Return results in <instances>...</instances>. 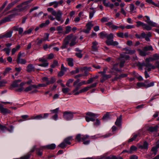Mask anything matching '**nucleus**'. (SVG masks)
<instances>
[{
	"instance_id": "nucleus-1",
	"label": "nucleus",
	"mask_w": 159,
	"mask_h": 159,
	"mask_svg": "<svg viewBox=\"0 0 159 159\" xmlns=\"http://www.w3.org/2000/svg\"><path fill=\"white\" fill-rule=\"evenodd\" d=\"M114 35L112 33H110L107 35L106 38L107 40L106 41V44L108 46L112 45L114 46H117L118 45V43L116 41H113Z\"/></svg>"
},
{
	"instance_id": "nucleus-2",
	"label": "nucleus",
	"mask_w": 159,
	"mask_h": 159,
	"mask_svg": "<svg viewBox=\"0 0 159 159\" xmlns=\"http://www.w3.org/2000/svg\"><path fill=\"white\" fill-rule=\"evenodd\" d=\"M52 14L55 16V19L58 21H60L61 23L63 22V20L61 19V17L62 14V13L61 11L59 10L57 11V12L54 10L52 12Z\"/></svg>"
},
{
	"instance_id": "nucleus-3",
	"label": "nucleus",
	"mask_w": 159,
	"mask_h": 159,
	"mask_svg": "<svg viewBox=\"0 0 159 159\" xmlns=\"http://www.w3.org/2000/svg\"><path fill=\"white\" fill-rule=\"evenodd\" d=\"M74 114V112L71 111H65L63 113V117L67 120H70L73 118Z\"/></svg>"
},
{
	"instance_id": "nucleus-4",
	"label": "nucleus",
	"mask_w": 159,
	"mask_h": 159,
	"mask_svg": "<svg viewBox=\"0 0 159 159\" xmlns=\"http://www.w3.org/2000/svg\"><path fill=\"white\" fill-rule=\"evenodd\" d=\"M48 113H44L43 114H40L36 116H33L30 117V119L40 120L42 119H45L48 117L49 116Z\"/></svg>"
},
{
	"instance_id": "nucleus-5",
	"label": "nucleus",
	"mask_w": 159,
	"mask_h": 159,
	"mask_svg": "<svg viewBox=\"0 0 159 159\" xmlns=\"http://www.w3.org/2000/svg\"><path fill=\"white\" fill-rule=\"evenodd\" d=\"M159 147V144H157L156 146L152 148L150 153L148 154L149 157H152L155 156L157 154V149Z\"/></svg>"
},
{
	"instance_id": "nucleus-6",
	"label": "nucleus",
	"mask_w": 159,
	"mask_h": 159,
	"mask_svg": "<svg viewBox=\"0 0 159 159\" xmlns=\"http://www.w3.org/2000/svg\"><path fill=\"white\" fill-rule=\"evenodd\" d=\"M89 138V136L88 135H81L80 134H77L76 137L75 139L78 142L81 141V140L84 141Z\"/></svg>"
},
{
	"instance_id": "nucleus-7",
	"label": "nucleus",
	"mask_w": 159,
	"mask_h": 159,
	"mask_svg": "<svg viewBox=\"0 0 159 159\" xmlns=\"http://www.w3.org/2000/svg\"><path fill=\"white\" fill-rule=\"evenodd\" d=\"M71 37L72 36L71 35H68L67 36L63 42L62 45L61 47L62 49H63L67 48V46L69 43V40L70 39Z\"/></svg>"
},
{
	"instance_id": "nucleus-8",
	"label": "nucleus",
	"mask_w": 159,
	"mask_h": 159,
	"mask_svg": "<svg viewBox=\"0 0 159 159\" xmlns=\"http://www.w3.org/2000/svg\"><path fill=\"white\" fill-rule=\"evenodd\" d=\"M93 25H94L92 24V22L90 21L88 22L86 25V29L83 30L82 31L85 33L89 34V33L90 31L91 30V28L93 26Z\"/></svg>"
},
{
	"instance_id": "nucleus-9",
	"label": "nucleus",
	"mask_w": 159,
	"mask_h": 159,
	"mask_svg": "<svg viewBox=\"0 0 159 159\" xmlns=\"http://www.w3.org/2000/svg\"><path fill=\"white\" fill-rule=\"evenodd\" d=\"M15 16V14L10 15L7 16L5 17L0 21V25L2 24L5 23L7 22H9L11 21V19L13 18Z\"/></svg>"
},
{
	"instance_id": "nucleus-10",
	"label": "nucleus",
	"mask_w": 159,
	"mask_h": 159,
	"mask_svg": "<svg viewBox=\"0 0 159 159\" xmlns=\"http://www.w3.org/2000/svg\"><path fill=\"white\" fill-rule=\"evenodd\" d=\"M0 111L1 113L4 115L9 114L11 111L7 108H4L2 105L0 104Z\"/></svg>"
},
{
	"instance_id": "nucleus-11",
	"label": "nucleus",
	"mask_w": 159,
	"mask_h": 159,
	"mask_svg": "<svg viewBox=\"0 0 159 159\" xmlns=\"http://www.w3.org/2000/svg\"><path fill=\"white\" fill-rule=\"evenodd\" d=\"M91 68V67H88L87 66H84L81 68L80 69L82 72L84 71V75L87 76L89 74L88 71L90 70Z\"/></svg>"
},
{
	"instance_id": "nucleus-12",
	"label": "nucleus",
	"mask_w": 159,
	"mask_h": 159,
	"mask_svg": "<svg viewBox=\"0 0 159 159\" xmlns=\"http://www.w3.org/2000/svg\"><path fill=\"white\" fill-rule=\"evenodd\" d=\"M80 80L79 79H78L73 83V85L75 86V89L73 90L72 93H74V95L75 93L76 92V91L80 89V87L77 84L79 82H80Z\"/></svg>"
},
{
	"instance_id": "nucleus-13",
	"label": "nucleus",
	"mask_w": 159,
	"mask_h": 159,
	"mask_svg": "<svg viewBox=\"0 0 159 159\" xmlns=\"http://www.w3.org/2000/svg\"><path fill=\"white\" fill-rule=\"evenodd\" d=\"M92 51L94 52H98V47L97 46V45L98 44V43L96 41H94L92 42Z\"/></svg>"
},
{
	"instance_id": "nucleus-14",
	"label": "nucleus",
	"mask_w": 159,
	"mask_h": 159,
	"mask_svg": "<svg viewBox=\"0 0 159 159\" xmlns=\"http://www.w3.org/2000/svg\"><path fill=\"white\" fill-rule=\"evenodd\" d=\"M158 125L155 126L154 127H149L147 129V130L150 132H157L158 130Z\"/></svg>"
},
{
	"instance_id": "nucleus-15",
	"label": "nucleus",
	"mask_w": 159,
	"mask_h": 159,
	"mask_svg": "<svg viewBox=\"0 0 159 159\" xmlns=\"http://www.w3.org/2000/svg\"><path fill=\"white\" fill-rule=\"evenodd\" d=\"M145 17L147 19V20H145V21L149 25L154 27H155L157 26V24L152 22L150 20L149 17L148 16H145Z\"/></svg>"
},
{
	"instance_id": "nucleus-16",
	"label": "nucleus",
	"mask_w": 159,
	"mask_h": 159,
	"mask_svg": "<svg viewBox=\"0 0 159 159\" xmlns=\"http://www.w3.org/2000/svg\"><path fill=\"white\" fill-rule=\"evenodd\" d=\"M151 61H157L159 59V55L157 54H154L152 56L149 57Z\"/></svg>"
},
{
	"instance_id": "nucleus-17",
	"label": "nucleus",
	"mask_w": 159,
	"mask_h": 159,
	"mask_svg": "<svg viewBox=\"0 0 159 159\" xmlns=\"http://www.w3.org/2000/svg\"><path fill=\"white\" fill-rule=\"evenodd\" d=\"M56 145L55 144L52 143L51 144L48 145L46 146H42V149H54L55 148Z\"/></svg>"
},
{
	"instance_id": "nucleus-18",
	"label": "nucleus",
	"mask_w": 159,
	"mask_h": 159,
	"mask_svg": "<svg viewBox=\"0 0 159 159\" xmlns=\"http://www.w3.org/2000/svg\"><path fill=\"white\" fill-rule=\"evenodd\" d=\"M73 140L72 136H69L65 139L63 141L67 145H70L71 144L70 141H72Z\"/></svg>"
},
{
	"instance_id": "nucleus-19",
	"label": "nucleus",
	"mask_w": 159,
	"mask_h": 159,
	"mask_svg": "<svg viewBox=\"0 0 159 159\" xmlns=\"http://www.w3.org/2000/svg\"><path fill=\"white\" fill-rule=\"evenodd\" d=\"M148 144L147 141H145L143 143V145H140L139 146V148L141 149H148Z\"/></svg>"
},
{
	"instance_id": "nucleus-20",
	"label": "nucleus",
	"mask_w": 159,
	"mask_h": 159,
	"mask_svg": "<svg viewBox=\"0 0 159 159\" xmlns=\"http://www.w3.org/2000/svg\"><path fill=\"white\" fill-rule=\"evenodd\" d=\"M36 85L34 84H31L28 87L24 89V91L25 92H27L29 91H31L33 88H36Z\"/></svg>"
},
{
	"instance_id": "nucleus-21",
	"label": "nucleus",
	"mask_w": 159,
	"mask_h": 159,
	"mask_svg": "<svg viewBox=\"0 0 159 159\" xmlns=\"http://www.w3.org/2000/svg\"><path fill=\"white\" fill-rule=\"evenodd\" d=\"M12 33L13 31L12 30H10L7 32L5 34L2 35L3 38H7L11 37L12 36Z\"/></svg>"
},
{
	"instance_id": "nucleus-22",
	"label": "nucleus",
	"mask_w": 159,
	"mask_h": 159,
	"mask_svg": "<svg viewBox=\"0 0 159 159\" xmlns=\"http://www.w3.org/2000/svg\"><path fill=\"white\" fill-rule=\"evenodd\" d=\"M89 89V86H87L85 87L84 88L80 90L79 91H77L75 93V95H77L79 94L80 93H82L88 91V90Z\"/></svg>"
},
{
	"instance_id": "nucleus-23",
	"label": "nucleus",
	"mask_w": 159,
	"mask_h": 159,
	"mask_svg": "<svg viewBox=\"0 0 159 159\" xmlns=\"http://www.w3.org/2000/svg\"><path fill=\"white\" fill-rule=\"evenodd\" d=\"M34 67L32 64H29L27 66L26 71L28 72H30L32 71H34Z\"/></svg>"
},
{
	"instance_id": "nucleus-24",
	"label": "nucleus",
	"mask_w": 159,
	"mask_h": 159,
	"mask_svg": "<svg viewBox=\"0 0 159 159\" xmlns=\"http://www.w3.org/2000/svg\"><path fill=\"white\" fill-rule=\"evenodd\" d=\"M151 61L149 58H146L145 60V63L143 64V66L147 67H151L152 66V64L150 63Z\"/></svg>"
},
{
	"instance_id": "nucleus-25",
	"label": "nucleus",
	"mask_w": 159,
	"mask_h": 159,
	"mask_svg": "<svg viewBox=\"0 0 159 159\" xmlns=\"http://www.w3.org/2000/svg\"><path fill=\"white\" fill-rule=\"evenodd\" d=\"M21 80H16L12 83L11 86L14 88H17L19 87L18 83H20Z\"/></svg>"
},
{
	"instance_id": "nucleus-26",
	"label": "nucleus",
	"mask_w": 159,
	"mask_h": 159,
	"mask_svg": "<svg viewBox=\"0 0 159 159\" xmlns=\"http://www.w3.org/2000/svg\"><path fill=\"white\" fill-rule=\"evenodd\" d=\"M143 50L146 52L148 51H153V49L151 46L148 45L144 47L143 48Z\"/></svg>"
},
{
	"instance_id": "nucleus-27",
	"label": "nucleus",
	"mask_w": 159,
	"mask_h": 159,
	"mask_svg": "<svg viewBox=\"0 0 159 159\" xmlns=\"http://www.w3.org/2000/svg\"><path fill=\"white\" fill-rule=\"evenodd\" d=\"M73 61V59L71 58H68L66 59V61L68 62V65L71 67H72L74 65Z\"/></svg>"
},
{
	"instance_id": "nucleus-28",
	"label": "nucleus",
	"mask_w": 159,
	"mask_h": 159,
	"mask_svg": "<svg viewBox=\"0 0 159 159\" xmlns=\"http://www.w3.org/2000/svg\"><path fill=\"white\" fill-rule=\"evenodd\" d=\"M89 9L92 10V11H90L89 13V18L91 19L93 17L94 14L95 12V11L93 7L90 8Z\"/></svg>"
},
{
	"instance_id": "nucleus-29",
	"label": "nucleus",
	"mask_w": 159,
	"mask_h": 159,
	"mask_svg": "<svg viewBox=\"0 0 159 159\" xmlns=\"http://www.w3.org/2000/svg\"><path fill=\"white\" fill-rule=\"evenodd\" d=\"M16 61L18 64H25L27 62L26 61L25 59L22 58L17 59Z\"/></svg>"
},
{
	"instance_id": "nucleus-30",
	"label": "nucleus",
	"mask_w": 159,
	"mask_h": 159,
	"mask_svg": "<svg viewBox=\"0 0 159 159\" xmlns=\"http://www.w3.org/2000/svg\"><path fill=\"white\" fill-rule=\"evenodd\" d=\"M20 45H17L15 48H13L11 50V53L12 55L15 54V52L18 51L20 48Z\"/></svg>"
},
{
	"instance_id": "nucleus-31",
	"label": "nucleus",
	"mask_w": 159,
	"mask_h": 159,
	"mask_svg": "<svg viewBox=\"0 0 159 159\" xmlns=\"http://www.w3.org/2000/svg\"><path fill=\"white\" fill-rule=\"evenodd\" d=\"M77 38L76 37H74L71 40V42L70 44V46H74L76 43V42Z\"/></svg>"
},
{
	"instance_id": "nucleus-32",
	"label": "nucleus",
	"mask_w": 159,
	"mask_h": 159,
	"mask_svg": "<svg viewBox=\"0 0 159 159\" xmlns=\"http://www.w3.org/2000/svg\"><path fill=\"white\" fill-rule=\"evenodd\" d=\"M140 134L139 133H138L137 134H134L132 138L129 140V142H130L133 141L138 136H140Z\"/></svg>"
},
{
	"instance_id": "nucleus-33",
	"label": "nucleus",
	"mask_w": 159,
	"mask_h": 159,
	"mask_svg": "<svg viewBox=\"0 0 159 159\" xmlns=\"http://www.w3.org/2000/svg\"><path fill=\"white\" fill-rule=\"evenodd\" d=\"M86 115L90 117H97L98 115L96 114H94L91 112H88L86 113Z\"/></svg>"
},
{
	"instance_id": "nucleus-34",
	"label": "nucleus",
	"mask_w": 159,
	"mask_h": 159,
	"mask_svg": "<svg viewBox=\"0 0 159 159\" xmlns=\"http://www.w3.org/2000/svg\"><path fill=\"white\" fill-rule=\"evenodd\" d=\"M107 34L105 31H102L100 32L99 35L101 38L103 39L104 37H106Z\"/></svg>"
},
{
	"instance_id": "nucleus-35",
	"label": "nucleus",
	"mask_w": 159,
	"mask_h": 159,
	"mask_svg": "<svg viewBox=\"0 0 159 159\" xmlns=\"http://www.w3.org/2000/svg\"><path fill=\"white\" fill-rule=\"evenodd\" d=\"M139 54L140 55L144 57L146 56L147 55H148V54L146 52L142 50L139 49Z\"/></svg>"
},
{
	"instance_id": "nucleus-36",
	"label": "nucleus",
	"mask_w": 159,
	"mask_h": 159,
	"mask_svg": "<svg viewBox=\"0 0 159 159\" xmlns=\"http://www.w3.org/2000/svg\"><path fill=\"white\" fill-rule=\"evenodd\" d=\"M31 153H28L26 154L21 157L20 159H29L30 158Z\"/></svg>"
},
{
	"instance_id": "nucleus-37",
	"label": "nucleus",
	"mask_w": 159,
	"mask_h": 159,
	"mask_svg": "<svg viewBox=\"0 0 159 159\" xmlns=\"http://www.w3.org/2000/svg\"><path fill=\"white\" fill-rule=\"evenodd\" d=\"M110 112H107L103 116L102 119L103 120H105L110 118Z\"/></svg>"
},
{
	"instance_id": "nucleus-38",
	"label": "nucleus",
	"mask_w": 159,
	"mask_h": 159,
	"mask_svg": "<svg viewBox=\"0 0 159 159\" xmlns=\"http://www.w3.org/2000/svg\"><path fill=\"white\" fill-rule=\"evenodd\" d=\"M56 81V79L52 77L51 78V79L50 80H49V81L46 83L47 85H49L50 84H52L54 83Z\"/></svg>"
},
{
	"instance_id": "nucleus-39",
	"label": "nucleus",
	"mask_w": 159,
	"mask_h": 159,
	"mask_svg": "<svg viewBox=\"0 0 159 159\" xmlns=\"http://www.w3.org/2000/svg\"><path fill=\"white\" fill-rule=\"evenodd\" d=\"M42 147H41L40 148H37L36 150V153L39 156H41L42 154V152L40 151V150L44 149H42Z\"/></svg>"
},
{
	"instance_id": "nucleus-40",
	"label": "nucleus",
	"mask_w": 159,
	"mask_h": 159,
	"mask_svg": "<svg viewBox=\"0 0 159 159\" xmlns=\"http://www.w3.org/2000/svg\"><path fill=\"white\" fill-rule=\"evenodd\" d=\"M33 30V28H30L27 30L25 31L23 33V35H26L27 34H30L32 30Z\"/></svg>"
},
{
	"instance_id": "nucleus-41",
	"label": "nucleus",
	"mask_w": 159,
	"mask_h": 159,
	"mask_svg": "<svg viewBox=\"0 0 159 159\" xmlns=\"http://www.w3.org/2000/svg\"><path fill=\"white\" fill-rule=\"evenodd\" d=\"M85 119L86 121L87 122H89L90 121H94L95 120V119H94L93 118L89 117L87 116H86L85 117Z\"/></svg>"
},
{
	"instance_id": "nucleus-42",
	"label": "nucleus",
	"mask_w": 159,
	"mask_h": 159,
	"mask_svg": "<svg viewBox=\"0 0 159 159\" xmlns=\"http://www.w3.org/2000/svg\"><path fill=\"white\" fill-rule=\"evenodd\" d=\"M137 85L139 87H145L146 88V84L143 82H138L137 83Z\"/></svg>"
},
{
	"instance_id": "nucleus-43",
	"label": "nucleus",
	"mask_w": 159,
	"mask_h": 159,
	"mask_svg": "<svg viewBox=\"0 0 159 159\" xmlns=\"http://www.w3.org/2000/svg\"><path fill=\"white\" fill-rule=\"evenodd\" d=\"M71 30V27L70 26H68L66 27V31L65 34H67L69 33Z\"/></svg>"
},
{
	"instance_id": "nucleus-44",
	"label": "nucleus",
	"mask_w": 159,
	"mask_h": 159,
	"mask_svg": "<svg viewBox=\"0 0 159 159\" xmlns=\"http://www.w3.org/2000/svg\"><path fill=\"white\" fill-rule=\"evenodd\" d=\"M136 23H137L136 25L137 27H139L140 26H142L143 27L144 25H145L144 23L140 21H137Z\"/></svg>"
},
{
	"instance_id": "nucleus-45",
	"label": "nucleus",
	"mask_w": 159,
	"mask_h": 159,
	"mask_svg": "<svg viewBox=\"0 0 159 159\" xmlns=\"http://www.w3.org/2000/svg\"><path fill=\"white\" fill-rule=\"evenodd\" d=\"M29 8V5H27L24 7H23L20 8L19 10V11H24L26 10Z\"/></svg>"
},
{
	"instance_id": "nucleus-46",
	"label": "nucleus",
	"mask_w": 159,
	"mask_h": 159,
	"mask_svg": "<svg viewBox=\"0 0 159 159\" xmlns=\"http://www.w3.org/2000/svg\"><path fill=\"white\" fill-rule=\"evenodd\" d=\"M121 120L119 119H117L115 123V125L117 126H120L121 125Z\"/></svg>"
},
{
	"instance_id": "nucleus-47",
	"label": "nucleus",
	"mask_w": 159,
	"mask_h": 159,
	"mask_svg": "<svg viewBox=\"0 0 159 159\" xmlns=\"http://www.w3.org/2000/svg\"><path fill=\"white\" fill-rule=\"evenodd\" d=\"M151 67L152 69H155L156 68H159V62L158 61H156L155 64V66H152H152Z\"/></svg>"
},
{
	"instance_id": "nucleus-48",
	"label": "nucleus",
	"mask_w": 159,
	"mask_h": 159,
	"mask_svg": "<svg viewBox=\"0 0 159 159\" xmlns=\"http://www.w3.org/2000/svg\"><path fill=\"white\" fill-rule=\"evenodd\" d=\"M11 70V69L10 67H7L5 70L4 71L3 73V75H5L6 74L9 73V72L10 70Z\"/></svg>"
},
{
	"instance_id": "nucleus-49",
	"label": "nucleus",
	"mask_w": 159,
	"mask_h": 159,
	"mask_svg": "<svg viewBox=\"0 0 159 159\" xmlns=\"http://www.w3.org/2000/svg\"><path fill=\"white\" fill-rule=\"evenodd\" d=\"M67 145L63 141L58 145V146L60 147H61L62 148H64L66 147Z\"/></svg>"
},
{
	"instance_id": "nucleus-50",
	"label": "nucleus",
	"mask_w": 159,
	"mask_h": 159,
	"mask_svg": "<svg viewBox=\"0 0 159 159\" xmlns=\"http://www.w3.org/2000/svg\"><path fill=\"white\" fill-rule=\"evenodd\" d=\"M70 91V89L68 88H63L62 89V91L64 93H66Z\"/></svg>"
},
{
	"instance_id": "nucleus-51",
	"label": "nucleus",
	"mask_w": 159,
	"mask_h": 159,
	"mask_svg": "<svg viewBox=\"0 0 159 159\" xmlns=\"http://www.w3.org/2000/svg\"><path fill=\"white\" fill-rule=\"evenodd\" d=\"M10 49L8 48H4V49L2 50V51H5L6 54L8 55L9 54V53L10 52Z\"/></svg>"
},
{
	"instance_id": "nucleus-52",
	"label": "nucleus",
	"mask_w": 159,
	"mask_h": 159,
	"mask_svg": "<svg viewBox=\"0 0 159 159\" xmlns=\"http://www.w3.org/2000/svg\"><path fill=\"white\" fill-rule=\"evenodd\" d=\"M58 62L57 60H54L53 61V63L51 65L52 68H55L56 66L58 65Z\"/></svg>"
},
{
	"instance_id": "nucleus-53",
	"label": "nucleus",
	"mask_w": 159,
	"mask_h": 159,
	"mask_svg": "<svg viewBox=\"0 0 159 159\" xmlns=\"http://www.w3.org/2000/svg\"><path fill=\"white\" fill-rule=\"evenodd\" d=\"M143 29L147 30H151L152 28L151 26H150L146 24H145V25H144L143 27Z\"/></svg>"
},
{
	"instance_id": "nucleus-54",
	"label": "nucleus",
	"mask_w": 159,
	"mask_h": 159,
	"mask_svg": "<svg viewBox=\"0 0 159 159\" xmlns=\"http://www.w3.org/2000/svg\"><path fill=\"white\" fill-rule=\"evenodd\" d=\"M136 52V51L135 50L133 49L131 50H128V52H125V54H128L130 55H132L134 54Z\"/></svg>"
},
{
	"instance_id": "nucleus-55",
	"label": "nucleus",
	"mask_w": 159,
	"mask_h": 159,
	"mask_svg": "<svg viewBox=\"0 0 159 159\" xmlns=\"http://www.w3.org/2000/svg\"><path fill=\"white\" fill-rule=\"evenodd\" d=\"M129 9L130 12H132L135 9V6L133 4H131L130 5Z\"/></svg>"
},
{
	"instance_id": "nucleus-56",
	"label": "nucleus",
	"mask_w": 159,
	"mask_h": 159,
	"mask_svg": "<svg viewBox=\"0 0 159 159\" xmlns=\"http://www.w3.org/2000/svg\"><path fill=\"white\" fill-rule=\"evenodd\" d=\"M116 35L119 37L123 38H124V34L123 33L120 32L116 33Z\"/></svg>"
},
{
	"instance_id": "nucleus-57",
	"label": "nucleus",
	"mask_w": 159,
	"mask_h": 159,
	"mask_svg": "<svg viewBox=\"0 0 159 159\" xmlns=\"http://www.w3.org/2000/svg\"><path fill=\"white\" fill-rule=\"evenodd\" d=\"M79 70L78 68H76V70H72L70 72V74H76L79 73Z\"/></svg>"
},
{
	"instance_id": "nucleus-58",
	"label": "nucleus",
	"mask_w": 159,
	"mask_h": 159,
	"mask_svg": "<svg viewBox=\"0 0 159 159\" xmlns=\"http://www.w3.org/2000/svg\"><path fill=\"white\" fill-rule=\"evenodd\" d=\"M100 121L98 119L96 120V122L94 123V125L96 126L99 125L100 124Z\"/></svg>"
},
{
	"instance_id": "nucleus-59",
	"label": "nucleus",
	"mask_w": 159,
	"mask_h": 159,
	"mask_svg": "<svg viewBox=\"0 0 159 159\" xmlns=\"http://www.w3.org/2000/svg\"><path fill=\"white\" fill-rule=\"evenodd\" d=\"M47 85V84H39L37 85H36V86L37 87L36 88H38L39 87H46L47 85Z\"/></svg>"
},
{
	"instance_id": "nucleus-60",
	"label": "nucleus",
	"mask_w": 159,
	"mask_h": 159,
	"mask_svg": "<svg viewBox=\"0 0 159 159\" xmlns=\"http://www.w3.org/2000/svg\"><path fill=\"white\" fill-rule=\"evenodd\" d=\"M0 129L2 131H4L7 129V127L5 126L2 125L0 123Z\"/></svg>"
},
{
	"instance_id": "nucleus-61",
	"label": "nucleus",
	"mask_w": 159,
	"mask_h": 159,
	"mask_svg": "<svg viewBox=\"0 0 159 159\" xmlns=\"http://www.w3.org/2000/svg\"><path fill=\"white\" fill-rule=\"evenodd\" d=\"M82 52H77L75 54V56L79 58H81L82 57L83 55Z\"/></svg>"
},
{
	"instance_id": "nucleus-62",
	"label": "nucleus",
	"mask_w": 159,
	"mask_h": 159,
	"mask_svg": "<svg viewBox=\"0 0 159 159\" xmlns=\"http://www.w3.org/2000/svg\"><path fill=\"white\" fill-rule=\"evenodd\" d=\"M105 79L107 80L108 79L110 78L111 77V75H107L104 74L103 76Z\"/></svg>"
},
{
	"instance_id": "nucleus-63",
	"label": "nucleus",
	"mask_w": 159,
	"mask_h": 159,
	"mask_svg": "<svg viewBox=\"0 0 159 159\" xmlns=\"http://www.w3.org/2000/svg\"><path fill=\"white\" fill-rule=\"evenodd\" d=\"M18 31L19 34L21 35H23V28L21 27L19 28Z\"/></svg>"
},
{
	"instance_id": "nucleus-64",
	"label": "nucleus",
	"mask_w": 159,
	"mask_h": 159,
	"mask_svg": "<svg viewBox=\"0 0 159 159\" xmlns=\"http://www.w3.org/2000/svg\"><path fill=\"white\" fill-rule=\"evenodd\" d=\"M109 19L106 17H103L101 20V21L102 22H107L108 21Z\"/></svg>"
}]
</instances>
